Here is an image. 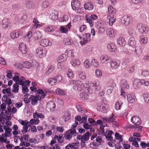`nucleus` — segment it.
I'll return each instance as SVG.
<instances>
[{"label": "nucleus", "mask_w": 149, "mask_h": 149, "mask_svg": "<svg viewBox=\"0 0 149 149\" xmlns=\"http://www.w3.org/2000/svg\"><path fill=\"white\" fill-rule=\"evenodd\" d=\"M108 107V105L105 103L99 105L97 109L100 111L103 112H106L107 109Z\"/></svg>", "instance_id": "nucleus-19"}, {"label": "nucleus", "mask_w": 149, "mask_h": 149, "mask_svg": "<svg viewBox=\"0 0 149 149\" xmlns=\"http://www.w3.org/2000/svg\"><path fill=\"white\" fill-rule=\"evenodd\" d=\"M97 16L95 14L92 15L90 17H89L88 15L86 16V22L89 24L91 27L93 26L94 21L97 19Z\"/></svg>", "instance_id": "nucleus-6"}, {"label": "nucleus", "mask_w": 149, "mask_h": 149, "mask_svg": "<svg viewBox=\"0 0 149 149\" xmlns=\"http://www.w3.org/2000/svg\"><path fill=\"white\" fill-rule=\"evenodd\" d=\"M120 88L121 89H128L129 86L128 84L127 81L125 79L122 80L121 82Z\"/></svg>", "instance_id": "nucleus-27"}, {"label": "nucleus", "mask_w": 149, "mask_h": 149, "mask_svg": "<svg viewBox=\"0 0 149 149\" xmlns=\"http://www.w3.org/2000/svg\"><path fill=\"white\" fill-rule=\"evenodd\" d=\"M47 82L51 86H53L56 83L54 78L49 79L47 80Z\"/></svg>", "instance_id": "nucleus-49"}, {"label": "nucleus", "mask_w": 149, "mask_h": 149, "mask_svg": "<svg viewBox=\"0 0 149 149\" xmlns=\"http://www.w3.org/2000/svg\"><path fill=\"white\" fill-rule=\"evenodd\" d=\"M78 77L79 79L81 80H84L86 78V75L85 73L82 71H80L79 72Z\"/></svg>", "instance_id": "nucleus-35"}, {"label": "nucleus", "mask_w": 149, "mask_h": 149, "mask_svg": "<svg viewBox=\"0 0 149 149\" xmlns=\"http://www.w3.org/2000/svg\"><path fill=\"white\" fill-rule=\"evenodd\" d=\"M54 78L56 83L60 82L62 79V76L60 75H58Z\"/></svg>", "instance_id": "nucleus-52"}, {"label": "nucleus", "mask_w": 149, "mask_h": 149, "mask_svg": "<svg viewBox=\"0 0 149 149\" xmlns=\"http://www.w3.org/2000/svg\"><path fill=\"white\" fill-rule=\"evenodd\" d=\"M136 28L139 31L142 33L146 34L148 31V26L145 24H139L137 25Z\"/></svg>", "instance_id": "nucleus-4"}, {"label": "nucleus", "mask_w": 149, "mask_h": 149, "mask_svg": "<svg viewBox=\"0 0 149 149\" xmlns=\"http://www.w3.org/2000/svg\"><path fill=\"white\" fill-rule=\"evenodd\" d=\"M13 79L18 84L22 85L25 84V79L23 77H19V75L17 73H15V75L13 77Z\"/></svg>", "instance_id": "nucleus-5"}, {"label": "nucleus", "mask_w": 149, "mask_h": 149, "mask_svg": "<svg viewBox=\"0 0 149 149\" xmlns=\"http://www.w3.org/2000/svg\"><path fill=\"white\" fill-rule=\"evenodd\" d=\"M84 9L89 10H92L93 9L94 5L91 2L85 3L84 6Z\"/></svg>", "instance_id": "nucleus-24"}, {"label": "nucleus", "mask_w": 149, "mask_h": 149, "mask_svg": "<svg viewBox=\"0 0 149 149\" xmlns=\"http://www.w3.org/2000/svg\"><path fill=\"white\" fill-rule=\"evenodd\" d=\"M40 45L42 46L46 47L51 46V43L47 39H43L41 40L40 42Z\"/></svg>", "instance_id": "nucleus-23"}, {"label": "nucleus", "mask_w": 149, "mask_h": 149, "mask_svg": "<svg viewBox=\"0 0 149 149\" xmlns=\"http://www.w3.org/2000/svg\"><path fill=\"white\" fill-rule=\"evenodd\" d=\"M128 102L130 103H134L136 101V99L134 94H128L127 95Z\"/></svg>", "instance_id": "nucleus-8"}, {"label": "nucleus", "mask_w": 149, "mask_h": 149, "mask_svg": "<svg viewBox=\"0 0 149 149\" xmlns=\"http://www.w3.org/2000/svg\"><path fill=\"white\" fill-rule=\"evenodd\" d=\"M105 127V125L103 124H102L100 126V133L102 135L105 136L109 140H112V138L111 137V135L113 134V132L109 129L106 130V131L105 132V129L104 128Z\"/></svg>", "instance_id": "nucleus-2"}, {"label": "nucleus", "mask_w": 149, "mask_h": 149, "mask_svg": "<svg viewBox=\"0 0 149 149\" xmlns=\"http://www.w3.org/2000/svg\"><path fill=\"white\" fill-rule=\"evenodd\" d=\"M143 96L145 102L149 104V94H144Z\"/></svg>", "instance_id": "nucleus-59"}, {"label": "nucleus", "mask_w": 149, "mask_h": 149, "mask_svg": "<svg viewBox=\"0 0 149 149\" xmlns=\"http://www.w3.org/2000/svg\"><path fill=\"white\" fill-rule=\"evenodd\" d=\"M123 22L125 25H128L132 21V18L127 15L124 16L123 17Z\"/></svg>", "instance_id": "nucleus-16"}, {"label": "nucleus", "mask_w": 149, "mask_h": 149, "mask_svg": "<svg viewBox=\"0 0 149 149\" xmlns=\"http://www.w3.org/2000/svg\"><path fill=\"white\" fill-rule=\"evenodd\" d=\"M78 143H73L72 144H68L65 147V149H78Z\"/></svg>", "instance_id": "nucleus-31"}, {"label": "nucleus", "mask_w": 149, "mask_h": 149, "mask_svg": "<svg viewBox=\"0 0 149 149\" xmlns=\"http://www.w3.org/2000/svg\"><path fill=\"white\" fill-rule=\"evenodd\" d=\"M22 92L24 93H26L28 92L29 90L26 85L24 84L22 85Z\"/></svg>", "instance_id": "nucleus-62"}, {"label": "nucleus", "mask_w": 149, "mask_h": 149, "mask_svg": "<svg viewBox=\"0 0 149 149\" xmlns=\"http://www.w3.org/2000/svg\"><path fill=\"white\" fill-rule=\"evenodd\" d=\"M116 117L113 114H112L111 116L109 118H106L104 119V122L107 123H112L113 121L116 120Z\"/></svg>", "instance_id": "nucleus-29"}, {"label": "nucleus", "mask_w": 149, "mask_h": 149, "mask_svg": "<svg viewBox=\"0 0 149 149\" xmlns=\"http://www.w3.org/2000/svg\"><path fill=\"white\" fill-rule=\"evenodd\" d=\"M36 52L37 55L40 58H42L45 56V51L41 48H38L36 50Z\"/></svg>", "instance_id": "nucleus-11"}, {"label": "nucleus", "mask_w": 149, "mask_h": 149, "mask_svg": "<svg viewBox=\"0 0 149 149\" xmlns=\"http://www.w3.org/2000/svg\"><path fill=\"white\" fill-rule=\"evenodd\" d=\"M90 40V34L89 33H86L84 36L82 40H81L80 42L81 45H85Z\"/></svg>", "instance_id": "nucleus-12"}, {"label": "nucleus", "mask_w": 149, "mask_h": 149, "mask_svg": "<svg viewBox=\"0 0 149 149\" xmlns=\"http://www.w3.org/2000/svg\"><path fill=\"white\" fill-rule=\"evenodd\" d=\"M90 136V133L88 132H86L82 136V143H84L85 141L88 140Z\"/></svg>", "instance_id": "nucleus-42"}, {"label": "nucleus", "mask_w": 149, "mask_h": 149, "mask_svg": "<svg viewBox=\"0 0 149 149\" xmlns=\"http://www.w3.org/2000/svg\"><path fill=\"white\" fill-rule=\"evenodd\" d=\"M139 42L141 44H146L148 42V38L146 36H142L140 37Z\"/></svg>", "instance_id": "nucleus-34"}, {"label": "nucleus", "mask_w": 149, "mask_h": 149, "mask_svg": "<svg viewBox=\"0 0 149 149\" xmlns=\"http://www.w3.org/2000/svg\"><path fill=\"white\" fill-rule=\"evenodd\" d=\"M9 137L3 133L1 135H0V142L1 143H5L7 144H8L10 143V141L7 140V137Z\"/></svg>", "instance_id": "nucleus-22"}, {"label": "nucleus", "mask_w": 149, "mask_h": 149, "mask_svg": "<svg viewBox=\"0 0 149 149\" xmlns=\"http://www.w3.org/2000/svg\"><path fill=\"white\" fill-rule=\"evenodd\" d=\"M140 83L142 85L146 86H149V81L141 79L140 80Z\"/></svg>", "instance_id": "nucleus-56"}, {"label": "nucleus", "mask_w": 149, "mask_h": 149, "mask_svg": "<svg viewBox=\"0 0 149 149\" xmlns=\"http://www.w3.org/2000/svg\"><path fill=\"white\" fill-rule=\"evenodd\" d=\"M80 3L78 0H73L71 1V6L72 8L74 10H76L80 7Z\"/></svg>", "instance_id": "nucleus-10"}, {"label": "nucleus", "mask_w": 149, "mask_h": 149, "mask_svg": "<svg viewBox=\"0 0 149 149\" xmlns=\"http://www.w3.org/2000/svg\"><path fill=\"white\" fill-rule=\"evenodd\" d=\"M95 74L97 77H100L102 76V73L98 70H96L95 71Z\"/></svg>", "instance_id": "nucleus-64"}, {"label": "nucleus", "mask_w": 149, "mask_h": 149, "mask_svg": "<svg viewBox=\"0 0 149 149\" xmlns=\"http://www.w3.org/2000/svg\"><path fill=\"white\" fill-rule=\"evenodd\" d=\"M19 86L17 83H16L13 85V88L12 91L15 93H17L18 92Z\"/></svg>", "instance_id": "nucleus-43"}, {"label": "nucleus", "mask_w": 149, "mask_h": 149, "mask_svg": "<svg viewBox=\"0 0 149 149\" xmlns=\"http://www.w3.org/2000/svg\"><path fill=\"white\" fill-rule=\"evenodd\" d=\"M63 43L66 45H70L72 44L70 40L68 38H65L63 40Z\"/></svg>", "instance_id": "nucleus-58"}, {"label": "nucleus", "mask_w": 149, "mask_h": 149, "mask_svg": "<svg viewBox=\"0 0 149 149\" xmlns=\"http://www.w3.org/2000/svg\"><path fill=\"white\" fill-rule=\"evenodd\" d=\"M6 72L7 73L6 76L7 78L9 79L13 78V77L12 75L13 72L12 71L10 70H6Z\"/></svg>", "instance_id": "nucleus-51"}, {"label": "nucleus", "mask_w": 149, "mask_h": 149, "mask_svg": "<svg viewBox=\"0 0 149 149\" xmlns=\"http://www.w3.org/2000/svg\"><path fill=\"white\" fill-rule=\"evenodd\" d=\"M63 135L60 134L59 136L55 135L54 139H57L59 143H61L63 142V139L62 138Z\"/></svg>", "instance_id": "nucleus-37"}, {"label": "nucleus", "mask_w": 149, "mask_h": 149, "mask_svg": "<svg viewBox=\"0 0 149 149\" xmlns=\"http://www.w3.org/2000/svg\"><path fill=\"white\" fill-rule=\"evenodd\" d=\"M10 21L7 18H4L3 19L2 22V26L3 29H6L10 26Z\"/></svg>", "instance_id": "nucleus-15"}, {"label": "nucleus", "mask_w": 149, "mask_h": 149, "mask_svg": "<svg viewBox=\"0 0 149 149\" xmlns=\"http://www.w3.org/2000/svg\"><path fill=\"white\" fill-rule=\"evenodd\" d=\"M123 102L122 100L118 99L115 104V108L116 110H119L123 106Z\"/></svg>", "instance_id": "nucleus-30"}, {"label": "nucleus", "mask_w": 149, "mask_h": 149, "mask_svg": "<svg viewBox=\"0 0 149 149\" xmlns=\"http://www.w3.org/2000/svg\"><path fill=\"white\" fill-rule=\"evenodd\" d=\"M3 129L5 131L4 134L6 136H10L11 135V132L12 131V129L9 127L7 126H3Z\"/></svg>", "instance_id": "nucleus-25"}, {"label": "nucleus", "mask_w": 149, "mask_h": 149, "mask_svg": "<svg viewBox=\"0 0 149 149\" xmlns=\"http://www.w3.org/2000/svg\"><path fill=\"white\" fill-rule=\"evenodd\" d=\"M118 44L120 47L124 46L126 44V42L124 38L120 37L117 41Z\"/></svg>", "instance_id": "nucleus-33"}, {"label": "nucleus", "mask_w": 149, "mask_h": 149, "mask_svg": "<svg viewBox=\"0 0 149 149\" xmlns=\"http://www.w3.org/2000/svg\"><path fill=\"white\" fill-rule=\"evenodd\" d=\"M107 19L109 20V24L110 25H112L115 21L116 19L114 16H107Z\"/></svg>", "instance_id": "nucleus-40"}, {"label": "nucleus", "mask_w": 149, "mask_h": 149, "mask_svg": "<svg viewBox=\"0 0 149 149\" xmlns=\"http://www.w3.org/2000/svg\"><path fill=\"white\" fill-rule=\"evenodd\" d=\"M41 98L39 96H36L31 95L30 96V99L31 102V104L32 105H36L38 103V100H40Z\"/></svg>", "instance_id": "nucleus-7"}, {"label": "nucleus", "mask_w": 149, "mask_h": 149, "mask_svg": "<svg viewBox=\"0 0 149 149\" xmlns=\"http://www.w3.org/2000/svg\"><path fill=\"white\" fill-rule=\"evenodd\" d=\"M38 94H41L40 98H44L46 96L47 92H44L41 89H38L37 91Z\"/></svg>", "instance_id": "nucleus-47"}, {"label": "nucleus", "mask_w": 149, "mask_h": 149, "mask_svg": "<svg viewBox=\"0 0 149 149\" xmlns=\"http://www.w3.org/2000/svg\"><path fill=\"white\" fill-rule=\"evenodd\" d=\"M132 122L135 125L138 126L141 123V121L139 118L137 116L132 117L131 119Z\"/></svg>", "instance_id": "nucleus-20"}, {"label": "nucleus", "mask_w": 149, "mask_h": 149, "mask_svg": "<svg viewBox=\"0 0 149 149\" xmlns=\"http://www.w3.org/2000/svg\"><path fill=\"white\" fill-rule=\"evenodd\" d=\"M64 54L61 55L59 56L57 59V62L58 63H61L64 61L65 59L64 58Z\"/></svg>", "instance_id": "nucleus-55"}, {"label": "nucleus", "mask_w": 149, "mask_h": 149, "mask_svg": "<svg viewBox=\"0 0 149 149\" xmlns=\"http://www.w3.org/2000/svg\"><path fill=\"white\" fill-rule=\"evenodd\" d=\"M42 35L41 32L39 31H35L33 35V38L35 40H38L41 39Z\"/></svg>", "instance_id": "nucleus-18"}, {"label": "nucleus", "mask_w": 149, "mask_h": 149, "mask_svg": "<svg viewBox=\"0 0 149 149\" xmlns=\"http://www.w3.org/2000/svg\"><path fill=\"white\" fill-rule=\"evenodd\" d=\"M67 76L68 77L72 79L73 78L74 74L72 70L71 69H69L67 72Z\"/></svg>", "instance_id": "nucleus-54"}, {"label": "nucleus", "mask_w": 149, "mask_h": 149, "mask_svg": "<svg viewBox=\"0 0 149 149\" xmlns=\"http://www.w3.org/2000/svg\"><path fill=\"white\" fill-rule=\"evenodd\" d=\"M108 49L110 51L115 52L116 51V47L113 43H110L107 46Z\"/></svg>", "instance_id": "nucleus-32"}, {"label": "nucleus", "mask_w": 149, "mask_h": 149, "mask_svg": "<svg viewBox=\"0 0 149 149\" xmlns=\"http://www.w3.org/2000/svg\"><path fill=\"white\" fill-rule=\"evenodd\" d=\"M108 13L107 16H114L116 14V10L112 7L109 6L108 8Z\"/></svg>", "instance_id": "nucleus-26"}, {"label": "nucleus", "mask_w": 149, "mask_h": 149, "mask_svg": "<svg viewBox=\"0 0 149 149\" xmlns=\"http://www.w3.org/2000/svg\"><path fill=\"white\" fill-rule=\"evenodd\" d=\"M81 98L83 100H86L88 98V94L86 93H81L80 94Z\"/></svg>", "instance_id": "nucleus-53"}, {"label": "nucleus", "mask_w": 149, "mask_h": 149, "mask_svg": "<svg viewBox=\"0 0 149 149\" xmlns=\"http://www.w3.org/2000/svg\"><path fill=\"white\" fill-rule=\"evenodd\" d=\"M71 65L73 66L76 65H79L81 64V62L79 59H75L71 61Z\"/></svg>", "instance_id": "nucleus-36"}, {"label": "nucleus", "mask_w": 149, "mask_h": 149, "mask_svg": "<svg viewBox=\"0 0 149 149\" xmlns=\"http://www.w3.org/2000/svg\"><path fill=\"white\" fill-rule=\"evenodd\" d=\"M47 109L50 111H54L56 108L55 103L53 102H49L46 105Z\"/></svg>", "instance_id": "nucleus-14"}, {"label": "nucleus", "mask_w": 149, "mask_h": 149, "mask_svg": "<svg viewBox=\"0 0 149 149\" xmlns=\"http://www.w3.org/2000/svg\"><path fill=\"white\" fill-rule=\"evenodd\" d=\"M140 81L137 79H135L134 80L133 82V85L134 87L136 89L138 88L139 86V83Z\"/></svg>", "instance_id": "nucleus-46"}, {"label": "nucleus", "mask_w": 149, "mask_h": 149, "mask_svg": "<svg viewBox=\"0 0 149 149\" xmlns=\"http://www.w3.org/2000/svg\"><path fill=\"white\" fill-rule=\"evenodd\" d=\"M71 86H73V89L78 92L82 91L83 86L82 82L79 80L76 81L74 80H72L70 82Z\"/></svg>", "instance_id": "nucleus-3"}, {"label": "nucleus", "mask_w": 149, "mask_h": 149, "mask_svg": "<svg viewBox=\"0 0 149 149\" xmlns=\"http://www.w3.org/2000/svg\"><path fill=\"white\" fill-rule=\"evenodd\" d=\"M56 93L60 96H63L65 95V91L59 88L56 89L55 91Z\"/></svg>", "instance_id": "nucleus-41"}, {"label": "nucleus", "mask_w": 149, "mask_h": 149, "mask_svg": "<svg viewBox=\"0 0 149 149\" xmlns=\"http://www.w3.org/2000/svg\"><path fill=\"white\" fill-rule=\"evenodd\" d=\"M71 23L70 22L66 26V27L64 26H61L60 29L62 33H66L68 31V29L71 28Z\"/></svg>", "instance_id": "nucleus-17"}, {"label": "nucleus", "mask_w": 149, "mask_h": 149, "mask_svg": "<svg viewBox=\"0 0 149 149\" xmlns=\"http://www.w3.org/2000/svg\"><path fill=\"white\" fill-rule=\"evenodd\" d=\"M100 62L103 64H106L111 61L107 55H102L100 58Z\"/></svg>", "instance_id": "nucleus-13"}, {"label": "nucleus", "mask_w": 149, "mask_h": 149, "mask_svg": "<svg viewBox=\"0 0 149 149\" xmlns=\"http://www.w3.org/2000/svg\"><path fill=\"white\" fill-rule=\"evenodd\" d=\"M49 3L46 1H44L42 2L41 6L44 8H46L49 6Z\"/></svg>", "instance_id": "nucleus-57"}, {"label": "nucleus", "mask_w": 149, "mask_h": 149, "mask_svg": "<svg viewBox=\"0 0 149 149\" xmlns=\"http://www.w3.org/2000/svg\"><path fill=\"white\" fill-rule=\"evenodd\" d=\"M106 32L107 35L110 38H113L115 36L116 31L114 29H109L107 30Z\"/></svg>", "instance_id": "nucleus-28"}, {"label": "nucleus", "mask_w": 149, "mask_h": 149, "mask_svg": "<svg viewBox=\"0 0 149 149\" xmlns=\"http://www.w3.org/2000/svg\"><path fill=\"white\" fill-rule=\"evenodd\" d=\"M19 49L22 53L25 54L27 52V48L26 44L23 43H20L19 45Z\"/></svg>", "instance_id": "nucleus-21"}, {"label": "nucleus", "mask_w": 149, "mask_h": 149, "mask_svg": "<svg viewBox=\"0 0 149 149\" xmlns=\"http://www.w3.org/2000/svg\"><path fill=\"white\" fill-rule=\"evenodd\" d=\"M120 65V62L118 61L113 60L110 62V68L112 69H116L119 67Z\"/></svg>", "instance_id": "nucleus-9"}, {"label": "nucleus", "mask_w": 149, "mask_h": 149, "mask_svg": "<svg viewBox=\"0 0 149 149\" xmlns=\"http://www.w3.org/2000/svg\"><path fill=\"white\" fill-rule=\"evenodd\" d=\"M91 65L93 66L96 67H98L99 66L98 62L94 58L91 60Z\"/></svg>", "instance_id": "nucleus-45"}, {"label": "nucleus", "mask_w": 149, "mask_h": 149, "mask_svg": "<svg viewBox=\"0 0 149 149\" xmlns=\"http://www.w3.org/2000/svg\"><path fill=\"white\" fill-rule=\"evenodd\" d=\"M31 63L28 61H25L23 63V66L24 68H30L32 67Z\"/></svg>", "instance_id": "nucleus-48"}, {"label": "nucleus", "mask_w": 149, "mask_h": 149, "mask_svg": "<svg viewBox=\"0 0 149 149\" xmlns=\"http://www.w3.org/2000/svg\"><path fill=\"white\" fill-rule=\"evenodd\" d=\"M116 84L112 80H110L109 81L107 84V85L109 87L114 88L116 86Z\"/></svg>", "instance_id": "nucleus-50"}, {"label": "nucleus", "mask_w": 149, "mask_h": 149, "mask_svg": "<svg viewBox=\"0 0 149 149\" xmlns=\"http://www.w3.org/2000/svg\"><path fill=\"white\" fill-rule=\"evenodd\" d=\"M129 45L133 48L135 47L136 45V41L133 38H131L129 40Z\"/></svg>", "instance_id": "nucleus-39"}, {"label": "nucleus", "mask_w": 149, "mask_h": 149, "mask_svg": "<svg viewBox=\"0 0 149 149\" xmlns=\"http://www.w3.org/2000/svg\"><path fill=\"white\" fill-rule=\"evenodd\" d=\"M99 82L97 81L93 82L91 81H86L84 84H82V86L84 87L87 92L91 93L92 91V89L91 87L92 86L96 90L99 89Z\"/></svg>", "instance_id": "nucleus-1"}, {"label": "nucleus", "mask_w": 149, "mask_h": 149, "mask_svg": "<svg viewBox=\"0 0 149 149\" xmlns=\"http://www.w3.org/2000/svg\"><path fill=\"white\" fill-rule=\"evenodd\" d=\"M54 69V67L53 66H51L48 70L46 71L45 74L47 75H49Z\"/></svg>", "instance_id": "nucleus-60"}, {"label": "nucleus", "mask_w": 149, "mask_h": 149, "mask_svg": "<svg viewBox=\"0 0 149 149\" xmlns=\"http://www.w3.org/2000/svg\"><path fill=\"white\" fill-rule=\"evenodd\" d=\"M28 95H29V94L26 95L24 96V102L26 104L29 103L31 102V100L30 99V97L29 98H28Z\"/></svg>", "instance_id": "nucleus-63"}, {"label": "nucleus", "mask_w": 149, "mask_h": 149, "mask_svg": "<svg viewBox=\"0 0 149 149\" xmlns=\"http://www.w3.org/2000/svg\"><path fill=\"white\" fill-rule=\"evenodd\" d=\"M10 36L11 38L13 39L18 37V36L17 35V32H16L14 31H13L10 33Z\"/></svg>", "instance_id": "nucleus-61"}, {"label": "nucleus", "mask_w": 149, "mask_h": 149, "mask_svg": "<svg viewBox=\"0 0 149 149\" xmlns=\"http://www.w3.org/2000/svg\"><path fill=\"white\" fill-rule=\"evenodd\" d=\"M51 18L53 20H55L58 18V13L57 11L55 12V13H52L51 14Z\"/></svg>", "instance_id": "nucleus-44"}, {"label": "nucleus", "mask_w": 149, "mask_h": 149, "mask_svg": "<svg viewBox=\"0 0 149 149\" xmlns=\"http://www.w3.org/2000/svg\"><path fill=\"white\" fill-rule=\"evenodd\" d=\"M83 64L84 67L86 69L90 68L91 67L90 62L88 59H86Z\"/></svg>", "instance_id": "nucleus-38"}]
</instances>
